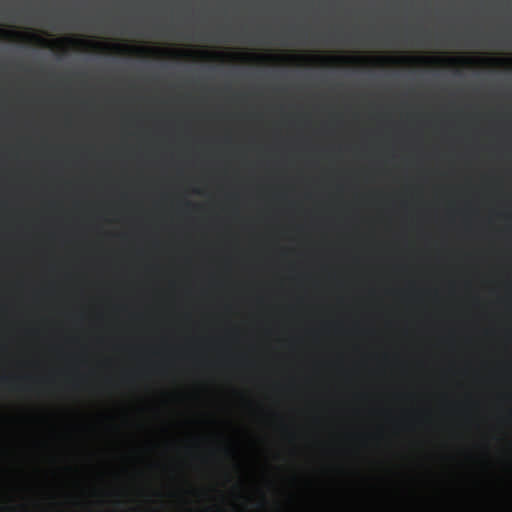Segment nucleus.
<instances>
[{
    "mask_svg": "<svg viewBox=\"0 0 512 512\" xmlns=\"http://www.w3.org/2000/svg\"><path fill=\"white\" fill-rule=\"evenodd\" d=\"M66 41H68L69 43H72V44H76V43H84V41H82V40H77V39H74V38H66Z\"/></svg>",
    "mask_w": 512,
    "mask_h": 512,
    "instance_id": "f257e3e1",
    "label": "nucleus"
},
{
    "mask_svg": "<svg viewBox=\"0 0 512 512\" xmlns=\"http://www.w3.org/2000/svg\"><path fill=\"white\" fill-rule=\"evenodd\" d=\"M335 60L339 61V60H347V59L346 58H336Z\"/></svg>",
    "mask_w": 512,
    "mask_h": 512,
    "instance_id": "423d86ee",
    "label": "nucleus"
},
{
    "mask_svg": "<svg viewBox=\"0 0 512 512\" xmlns=\"http://www.w3.org/2000/svg\"><path fill=\"white\" fill-rule=\"evenodd\" d=\"M135 50H136L137 52H141V53H142V52H145V51L147 50V48H144V47H138V48H135Z\"/></svg>",
    "mask_w": 512,
    "mask_h": 512,
    "instance_id": "7ed1b4c3",
    "label": "nucleus"
},
{
    "mask_svg": "<svg viewBox=\"0 0 512 512\" xmlns=\"http://www.w3.org/2000/svg\"><path fill=\"white\" fill-rule=\"evenodd\" d=\"M5 36H10V35H19V33H16V32H13V31H5V30H2L1 31Z\"/></svg>",
    "mask_w": 512,
    "mask_h": 512,
    "instance_id": "f03ea898",
    "label": "nucleus"
},
{
    "mask_svg": "<svg viewBox=\"0 0 512 512\" xmlns=\"http://www.w3.org/2000/svg\"><path fill=\"white\" fill-rule=\"evenodd\" d=\"M32 37L37 39L38 41H41V42L45 41L43 38H40V37L36 36L35 34H33Z\"/></svg>",
    "mask_w": 512,
    "mask_h": 512,
    "instance_id": "39448f33",
    "label": "nucleus"
},
{
    "mask_svg": "<svg viewBox=\"0 0 512 512\" xmlns=\"http://www.w3.org/2000/svg\"><path fill=\"white\" fill-rule=\"evenodd\" d=\"M0 380H1L2 383H7L9 381V378L8 377H1Z\"/></svg>",
    "mask_w": 512,
    "mask_h": 512,
    "instance_id": "20e7f679",
    "label": "nucleus"
},
{
    "mask_svg": "<svg viewBox=\"0 0 512 512\" xmlns=\"http://www.w3.org/2000/svg\"><path fill=\"white\" fill-rule=\"evenodd\" d=\"M115 48H116V49H118V50H119V49H122V47H121V46H119V45H116V46H115Z\"/></svg>",
    "mask_w": 512,
    "mask_h": 512,
    "instance_id": "0eeeda50",
    "label": "nucleus"
}]
</instances>
